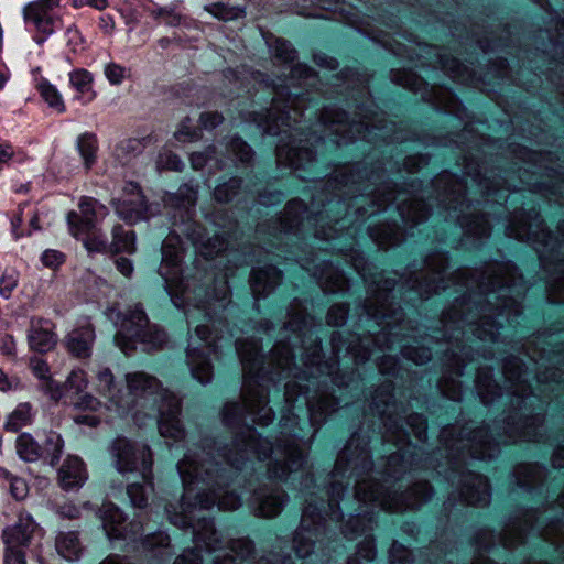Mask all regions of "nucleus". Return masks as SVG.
<instances>
[{
	"mask_svg": "<svg viewBox=\"0 0 564 564\" xmlns=\"http://www.w3.org/2000/svg\"><path fill=\"white\" fill-rule=\"evenodd\" d=\"M142 480L144 482L143 485L134 482L131 484L127 489L131 503L138 508H143L145 506L148 495L153 490L151 481L152 475L150 476L149 479Z\"/></svg>",
	"mask_w": 564,
	"mask_h": 564,
	"instance_id": "f704fd0d",
	"label": "nucleus"
},
{
	"mask_svg": "<svg viewBox=\"0 0 564 564\" xmlns=\"http://www.w3.org/2000/svg\"><path fill=\"white\" fill-rule=\"evenodd\" d=\"M376 547L372 539H366L358 545L357 554L355 557L349 558L347 564H360L359 561L364 560L370 563L376 557Z\"/></svg>",
	"mask_w": 564,
	"mask_h": 564,
	"instance_id": "37998d69",
	"label": "nucleus"
},
{
	"mask_svg": "<svg viewBox=\"0 0 564 564\" xmlns=\"http://www.w3.org/2000/svg\"><path fill=\"white\" fill-rule=\"evenodd\" d=\"M126 390L118 386L113 373L102 368L96 376V390L107 399V408L119 415L131 414L137 424L142 425L140 409L149 410L147 416L158 414V426L162 437L180 441L184 430L178 420L180 400L167 390L160 389L158 380L144 372L126 376Z\"/></svg>",
	"mask_w": 564,
	"mask_h": 564,
	"instance_id": "f03ea898",
	"label": "nucleus"
},
{
	"mask_svg": "<svg viewBox=\"0 0 564 564\" xmlns=\"http://www.w3.org/2000/svg\"><path fill=\"white\" fill-rule=\"evenodd\" d=\"M205 10L213 17L223 21H231L243 17L245 11L239 7L228 6L223 2L212 3Z\"/></svg>",
	"mask_w": 564,
	"mask_h": 564,
	"instance_id": "72a5a7b5",
	"label": "nucleus"
},
{
	"mask_svg": "<svg viewBox=\"0 0 564 564\" xmlns=\"http://www.w3.org/2000/svg\"><path fill=\"white\" fill-rule=\"evenodd\" d=\"M214 153H215L214 148H209L208 150H206L204 152L192 153V155H191L192 166L195 170L203 169L208 163V161L212 160V154H214Z\"/></svg>",
	"mask_w": 564,
	"mask_h": 564,
	"instance_id": "e2e57ef3",
	"label": "nucleus"
},
{
	"mask_svg": "<svg viewBox=\"0 0 564 564\" xmlns=\"http://www.w3.org/2000/svg\"><path fill=\"white\" fill-rule=\"evenodd\" d=\"M224 118L218 112H204L199 121L204 129H214L223 122Z\"/></svg>",
	"mask_w": 564,
	"mask_h": 564,
	"instance_id": "774afa93",
	"label": "nucleus"
},
{
	"mask_svg": "<svg viewBox=\"0 0 564 564\" xmlns=\"http://www.w3.org/2000/svg\"><path fill=\"white\" fill-rule=\"evenodd\" d=\"M87 478L84 462L77 456H68L58 470V481L65 490L80 488Z\"/></svg>",
	"mask_w": 564,
	"mask_h": 564,
	"instance_id": "412c9836",
	"label": "nucleus"
},
{
	"mask_svg": "<svg viewBox=\"0 0 564 564\" xmlns=\"http://www.w3.org/2000/svg\"><path fill=\"white\" fill-rule=\"evenodd\" d=\"M237 354L239 355L243 368V402L227 403L224 406L223 420L225 424L232 425L236 421L243 420L247 415L252 416L253 422L260 425H269L274 414L268 408V395L260 383V371L262 369V355L257 340L236 343Z\"/></svg>",
	"mask_w": 564,
	"mask_h": 564,
	"instance_id": "39448f33",
	"label": "nucleus"
},
{
	"mask_svg": "<svg viewBox=\"0 0 564 564\" xmlns=\"http://www.w3.org/2000/svg\"><path fill=\"white\" fill-rule=\"evenodd\" d=\"M42 262L46 267L55 268L64 262V254L57 250H45L42 253Z\"/></svg>",
	"mask_w": 564,
	"mask_h": 564,
	"instance_id": "0e129e2a",
	"label": "nucleus"
},
{
	"mask_svg": "<svg viewBox=\"0 0 564 564\" xmlns=\"http://www.w3.org/2000/svg\"><path fill=\"white\" fill-rule=\"evenodd\" d=\"M408 423L412 427V433L419 441L426 438V421L422 415H411Z\"/></svg>",
	"mask_w": 564,
	"mask_h": 564,
	"instance_id": "bf43d9fd",
	"label": "nucleus"
},
{
	"mask_svg": "<svg viewBox=\"0 0 564 564\" xmlns=\"http://www.w3.org/2000/svg\"><path fill=\"white\" fill-rule=\"evenodd\" d=\"M272 53L276 61L286 65L290 73V79L307 80L314 77L313 70L306 65L293 64L296 57V52L288 41L276 40Z\"/></svg>",
	"mask_w": 564,
	"mask_h": 564,
	"instance_id": "6ab92c4d",
	"label": "nucleus"
},
{
	"mask_svg": "<svg viewBox=\"0 0 564 564\" xmlns=\"http://www.w3.org/2000/svg\"><path fill=\"white\" fill-rule=\"evenodd\" d=\"M240 184V180L231 178L229 182L218 185L214 192L216 200L220 203L231 200L237 195Z\"/></svg>",
	"mask_w": 564,
	"mask_h": 564,
	"instance_id": "a19ab883",
	"label": "nucleus"
},
{
	"mask_svg": "<svg viewBox=\"0 0 564 564\" xmlns=\"http://www.w3.org/2000/svg\"><path fill=\"white\" fill-rule=\"evenodd\" d=\"M195 334H196L197 338L199 339V341L205 344V346H206V348L208 350L216 351L218 345L214 340L213 341H208L210 332H209V328H208L207 325H205V324L196 325L195 326Z\"/></svg>",
	"mask_w": 564,
	"mask_h": 564,
	"instance_id": "338daca9",
	"label": "nucleus"
},
{
	"mask_svg": "<svg viewBox=\"0 0 564 564\" xmlns=\"http://www.w3.org/2000/svg\"><path fill=\"white\" fill-rule=\"evenodd\" d=\"M35 529L36 523L34 522L33 518L29 513L21 512L19 514L17 523L7 527L3 530V542L8 547H25L29 545Z\"/></svg>",
	"mask_w": 564,
	"mask_h": 564,
	"instance_id": "a211bd4d",
	"label": "nucleus"
},
{
	"mask_svg": "<svg viewBox=\"0 0 564 564\" xmlns=\"http://www.w3.org/2000/svg\"><path fill=\"white\" fill-rule=\"evenodd\" d=\"M348 317V307L346 305H333L327 313V323L332 326H341Z\"/></svg>",
	"mask_w": 564,
	"mask_h": 564,
	"instance_id": "864d4df0",
	"label": "nucleus"
},
{
	"mask_svg": "<svg viewBox=\"0 0 564 564\" xmlns=\"http://www.w3.org/2000/svg\"><path fill=\"white\" fill-rule=\"evenodd\" d=\"M36 416V409L30 402L19 403L8 415L4 422V430L17 433L23 427L33 424Z\"/></svg>",
	"mask_w": 564,
	"mask_h": 564,
	"instance_id": "b1692460",
	"label": "nucleus"
},
{
	"mask_svg": "<svg viewBox=\"0 0 564 564\" xmlns=\"http://www.w3.org/2000/svg\"><path fill=\"white\" fill-rule=\"evenodd\" d=\"M158 166L160 169L181 171L184 166L182 160L174 153L165 151L160 153L158 158Z\"/></svg>",
	"mask_w": 564,
	"mask_h": 564,
	"instance_id": "603ef678",
	"label": "nucleus"
},
{
	"mask_svg": "<svg viewBox=\"0 0 564 564\" xmlns=\"http://www.w3.org/2000/svg\"><path fill=\"white\" fill-rule=\"evenodd\" d=\"M322 120L325 124H337L338 128H336V132H347L348 130H356L359 131V128L361 127V123H351L348 124L346 122V113L338 112L337 110H329L326 109L325 112L322 116Z\"/></svg>",
	"mask_w": 564,
	"mask_h": 564,
	"instance_id": "e433bc0d",
	"label": "nucleus"
},
{
	"mask_svg": "<svg viewBox=\"0 0 564 564\" xmlns=\"http://www.w3.org/2000/svg\"><path fill=\"white\" fill-rule=\"evenodd\" d=\"M65 387L67 391L84 392L88 387L87 373L80 368L73 369L65 380Z\"/></svg>",
	"mask_w": 564,
	"mask_h": 564,
	"instance_id": "ea45409f",
	"label": "nucleus"
},
{
	"mask_svg": "<svg viewBox=\"0 0 564 564\" xmlns=\"http://www.w3.org/2000/svg\"><path fill=\"white\" fill-rule=\"evenodd\" d=\"M321 343L315 340L308 352L302 356L304 366L312 372L311 368L319 361Z\"/></svg>",
	"mask_w": 564,
	"mask_h": 564,
	"instance_id": "69168bd1",
	"label": "nucleus"
},
{
	"mask_svg": "<svg viewBox=\"0 0 564 564\" xmlns=\"http://www.w3.org/2000/svg\"><path fill=\"white\" fill-rule=\"evenodd\" d=\"M54 328L55 325L50 319L42 317L31 318L28 330L30 348L37 352H47L54 349L57 344V335Z\"/></svg>",
	"mask_w": 564,
	"mask_h": 564,
	"instance_id": "dca6fc26",
	"label": "nucleus"
},
{
	"mask_svg": "<svg viewBox=\"0 0 564 564\" xmlns=\"http://www.w3.org/2000/svg\"><path fill=\"white\" fill-rule=\"evenodd\" d=\"M37 89L50 107L56 109L58 112L65 111V105L62 96L52 84L47 80H41L37 85Z\"/></svg>",
	"mask_w": 564,
	"mask_h": 564,
	"instance_id": "c9c22d12",
	"label": "nucleus"
},
{
	"mask_svg": "<svg viewBox=\"0 0 564 564\" xmlns=\"http://www.w3.org/2000/svg\"><path fill=\"white\" fill-rule=\"evenodd\" d=\"M391 564H411V552L398 542H393L389 551Z\"/></svg>",
	"mask_w": 564,
	"mask_h": 564,
	"instance_id": "3c124183",
	"label": "nucleus"
},
{
	"mask_svg": "<svg viewBox=\"0 0 564 564\" xmlns=\"http://www.w3.org/2000/svg\"><path fill=\"white\" fill-rule=\"evenodd\" d=\"M57 553L67 561H76L82 553V545L77 533H59L56 538Z\"/></svg>",
	"mask_w": 564,
	"mask_h": 564,
	"instance_id": "c85d7f7f",
	"label": "nucleus"
},
{
	"mask_svg": "<svg viewBox=\"0 0 564 564\" xmlns=\"http://www.w3.org/2000/svg\"><path fill=\"white\" fill-rule=\"evenodd\" d=\"M77 150L83 159L86 170H90L96 163L98 141L94 133H83L77 139Z\"/></svg>",
	"mask_w": 564,
	"mask_h": 564,
	"instance_id": "7c9ffc66",
	"label": "nucleus"
},
{
	"mask_svg": "<svg viewBox=\"0 0 564 564\" xmlns=\"http://www.w3.org/2000/svg\"><path fill=\"white\" fill-rule=\"evenodd\" d=\"M306 207L302 200L290 202L284 209V220L281 225V230L284 232L292 231L302 223L303 214Z\"/></svg>",
	"mask_w": 564,
	"mask_h": 564,
	"instance_id": "473e14b6",
	"label": "nucleus"
},
{
	"mask_svg": "<svg viewBox=\"0 0 564 564\" xmlns=\"http://www.w3.org/2000/svg\"><path fill=\"white\" fill-rule=\"evenodd\" d=\"M15 451L20 459L34 463L42 458V446L30 433H21L15 440Z\"/></svg>",
	"mask_w": 564,
	"mask_h": 564,
	"instance_id": "bb28decb",
	"label": "nucleus"
},
{
	"mask_svg": "<svg viewBox=\"0 0 564 564\" xmlns=\"http://www.w3.org/2000/svg\"><path fill=\"white\" fill-rule=\"evenodd\" d=\"M366 518H367V514H362L361 512H359L356 516H350L343 528L344 535L347 539L352 540L359 533L360 534L364 533L365 528L364 527L361 528V524L364 523Z\"/></svg>",
	"mask_w": 564,
	"mask_h": 564,
	"instance_id": "c03bdc74",
	"label": "nucleus"
},
{
	"mask_svg": "<svg viewBox=\"0 0 564 564\" xmlns=\"http://www.w3.org/2000/svg\"><path fill=\"white\" fill-rule=\"evenodd\" d=\"M196 200L197 189L188 184L182 185L177 193L169 198V203L175 205L187 218H191Z\"/></svg>",
	"mask_w": 564,
	"mask_h": 564,
	"instance_id": "c756f323",
	"label": "nucleus"
},
{
	"mask_svg": "<svg viewBox=\"0 0 564 564\" xmlns=\"http://www.w3.org/2000/svg\"><path fill=\"white\" fill-rule=\"evenodd\" d=\"M64 452V440L55 431L45 433V440L42 447V458L52 467L56 466Z\"/></svg>",
	"mask_w": 564,
	"mask_h": 564,
	"instance_id": "cd10ccee",
	"label": "nucleus"
},
{
	"mask_svg": "<svg viewBox=\"0 0 564 564\" xmlns=\"http://www.w3.org/2000/svg\"><path fill=\"white\" fill-rule=\"evenodd\" d=\"M155 18L160 23H164L166 25L175 26L181 23L182 17L174 9L169 8H160L154 11Z\"/></svg>",
	"mask_w": 564,
	"mask_h": 564,
	"instance_id": "6e6d98bb",
	"label": "nucleus"
},
{
	"mask_svg": "<svg viewBox=\"0 0 564 564\" xmlns=\"http://www.w3.org/2000/svg\"><path fill=\"white\" fill-rule=\"evenodd\" d=\"M40 389L53 401H59L67 390L65 382L61 383L53 378L48 379L44 383H40Z\"/></svg>",
	"mask_w": 564,
	"mask_h": 564,
	"instance_id": "de8ad7c7",
	"label": "nucleus"
},
{
	"mask_svg": "<svg viewBox=\"0 0 564 564\" xmlns=\"http://www.w3.org/2000/svg\"><path fill=\"white\" fill-rule=\"evenodd\" d=\"M460 498L471 506L482 507L490 500L488 479L479 474L468 473L463 476Z\"/></svg>",
	"mask_w": 564,
	"mask_h": 564,
	"instance_id": "f3484780",
	"label": "nucleus"
},
{
	"mask_svg": "<svg viewBox=\"0 0 564 564\" xmlns=\"http://www.w3.org/2000/svg\"><path fill=\"white\" fill-rule=\"evenodd\" d=\"M221 456L230 466L240 469L249 453L262 460L273 454L268 473L270 478L286 479L292 473L299 471L304 464L305 444L295 435H291L275 447L268 440L260 438L251 427L247 429L246 436L239 440L234 448L219 449Z\"/></svg>",
	"mask_w": 564,
	"mask_h": 564,
	"instance_id": "20e7f679",
	"label": "nucleus"
},
{
	"mask_svg": "<svg viewBox=\"0 0 564 564\" xmlns=\"http://www.w3.org/2000/svg\"><path fill=\"white\" fill-rule=\"evenodd\" d=\"M62 0H34L23 8L28 30L36 33L35 41L42 44L63 26Z\"/></svg>",
	"mask_w": 564,
	"mask_h": 564,
	"instance_id": "9b49d317",
	"label": "nucleus"
},
{
	"mask_svg": "<svg viewBox=\"0 0 564 564\" xmlns=\"http://www.w3.org/2000/svg\"><path fill=\"white\" fill-rule=\"evenodd\" d=\"M186 358L193 378L202 384L209 383L213 378L212 365L203 352L200 344L196 346L193 338L189 339Z\"/></svg>",
	"mask_w": 564,
	"mask_h": 564,
	"instance_id": "5701e85b",
	"label": "nucleus"
},
{
	"mask_svg": "<svg viewBox=\"0 0 564 564\" xmlns=\"http://www.w3.org/2000/svg\"><path fill=\"white\" fill-rule=\"evenodd\" d=\"M9 491L14 499L23 500L29 494V486L23 478L15 475L9 484Z\"/></svg>",
	"mask_w": 564,
	"mask_h": 564,
	"instance_id": "13d9d810",
	"label": "nucleus"
},
{
	"mask_svg": "<svg viewBox=\"0 0 564 564\" xmlns=\"http://www.w3.org/2000/svg\"><path fill=\"white\" fill-rule=\"evenodd\" d=\"M19 280L20 274L15 269L8 268L3 270L0 275V296L4 300H9L17 289Z\"/></svg>",
	"mask_w": 564,
	"mask_h": 564,
	"instance_id": "4c0bfd02",
	"label": "nucleus"
},
{
	"mask_svg": "<svg viewBox=\"0 0 564 564\" xmlns=\"http://www.w3.org/2000/svg\"><path fill=\"white\" fill-rule=\"evenodd\" d=\"M69 82L76 90V99L86 105L96 98V91L93 89L94 76L84 68H77L69 73Z\"/></svg>",
	"mask_w": 564,
	"mask_h": 564,
	"instance_id": "393cba45",
	"label": "nucleus"
},
{
	"mask_svg": "<svg viewBox=\"0 0 564 564\" xmlns=\"http://www.w3.org/2000/svg\"><path fill=\"white\" fill-rule=\"evenodd\" d=\"M278 97L272 99L271 108L265 115H258L256 112L250 113L248 120L254 122L264 133L268 134H288L289 139H294L295 133L289 131L291 129V121L297 122V116H302L300 112L301 99L299 96L291 97L288 94L285 100L290 108L288 111L282 110L283 91H276ZM294 142V140H292ZM315 161V153L306 147H294L291 141L284 143L280 140L276 145V162L279 165L289 166L295 171L306 169L307 165H312Z\"/></svg>",
	"mask_w": 564,
	"mask_h": 564,
	"instance_id": "423d86ee",
	"label": "nucleus"
},
{
	"mask_svg": "<svg viewBox=\"0 0 564 564\" xmlns=\"http://www.w3.org/2000/svg\"><path fill=\"white\" fill-rule=\"evenodd\" d=\"M183 246L178 234L171 232L162 245V262L159 269L164 280V288L171 296L172 302L178 308H184L188 325H193L198 317L208 322L212 321V305L225 308L228 299V286L224 282L215 291L213 297L206 301L198 300L203 293L200 286H192L188 279L181 278L182 274Z\"/></svg>",
	"mask_w": 564,
	"mask_h": 564,
	"instance_id": "7ed1b4c3",
	"label": "nucleus"
},
{
	"mask_svg": "<svg viewBox=\"0 0 564 564\" xmlns=\"http://www.w3.org/2000/svg\"><path fill=\"white\" fill-rule=\"evenodd\" d=\"M345 488L340 484H333L329 490V502L327 510L322 502L321 507L308 502L302 514V520L299 530L295 532L293 540L294 550L299 557H306L311 554L314 545L313 536L317 538L325 530L327 520L339 521L341 513L338 510V499Z\"/></svg>",
	"mask_w": 564,
	"mask_h": 564,
	"instance_id": "6e6552de",
	"label": "nucleus"
},
{
	"mask_svg": "<svg viewBox=\"0 0 564 564\" xmlns=\"http://www.w3.org/2000/svg\"><path fill=\"white\" fill-rule=\"evenodd\" d=\"M110 249L113 252L133 253L135 251V234L124 230L120 225L112 228V242Z\"/></svg>",
	"mask_w": 564,
	"mask_h": 564,
	"instance_id": "2f4dec72",
	"label": "nucleus"
},
{
	"mask_svg": "<svg viewBox=\"0 0 564 564\" xmlns=\"http://www.w3.org/2000/svg\"><path fill=\"white\" fill-rule=\"evenodd\" d=\"M204 458L200 467L205 470L203 477L199 473L196 454L189 452L178 462L177 470L184 486V495L176 508L166 510L170 521L180 528L193 529L194 549L185 550L174 564H200V556L196 551L205 550L215 554L213 564H253L250 558L253 546L248 539H237L225 542L215 530L214 524L203 513L217 505L219 510H236L241 499L232 492H220L226 485L224 473L210 457Z\"/></svg>",
	"mask_w": 564,
	"mask_h": 564,
	"instance_id": "f257e3e1",
	"label": "nucleus"
},
{
	"mask_svg": "<svg viewBox=\"0 0 564 564\" xmlns=\"http://www.w3.org/2000/svg\"><path fill=\"white\" fill-rule=\"evenodd\" d=\"M281 280L282 273L276 267L265 265L262 269H253L250 278L253 296L257 300L265 297L280 284Z\"/></svg>",
	"mask_w": 564,
	"mask_h": 564,
	"instance_id": "4be33fe9",
	"label": "nucleus"
},
{
	"mask_svg": "<svg viewBox=\"0 0 564 564\" xmlns=\"http://www.w3.org/2000/svg\"><path fill=\"white\" fill-rule=\"evenodd\" d=\"M142 142L140 140L129 139L122 141L119 145H117L116 155L122 162H128L130 160V156L140 153L142 151Z\"/></svg>",
	"mask_w": 564,
	"mask_h": 564,
	"instance_id": "79ce46f5",
	"label": "nucleus"
},
{
	"mask_svg": "<svg viewBox=\"0 0 564 564\" xmlns=\"http://www.w3.org/2000/svg\"><path fill=\"white\" fill-rule=\"evenodd\" d=\"M95 339V328L88 319H85L65 336L64 345L72 356L87 359L91 356Z\"/></svg>",
	"mask_w": 564,
	"mask_h": 564,
	"instance_id": "2eb2a0df",
	"label": "nucleus"
},
{
	"mask_svg": "<svg viewBox=\"0 0 564 564\" xmlns=\"http://www.w3.org/2000/svg\"><path fill=\"white\" fill-rule=\"evenodd\" d=\"M77 238L83 240L84 246L89 252H101L108 248L106 235L97 231V228Z\"/></svg>",
	"mask_w": 564,
	"mask_h": 564,
	"instance_id": "58836bf2",
	"label": "nucleus"
},
{
	"mask_svg": "<svg viewBox=\"0 0 564 564\" xmlns=\"http://www.w3.org/2000/svg\"><path fill=\"white\" fill-rule=\"evenodd\" d=\"M112 464L118 473H137L149 479L152 471V453L145 445L132 443L126 437H117L109 446Z\"/></svg>",
	"mask_w": 564,
	"mask_h": 564,
	"instance_id": "9d476101",
	"label": "nucleus"
},
{
	"mask_svg": "<svg viewBox=\"0 0 564 564\" xmlns=\"http://www.w3.org/2000/svg\"><path fill=\"white\" fill-rule=\"evenodd\" d=\"M73 405L77 410L82 411H98L101 408V402L89 393H85L73 402Z\"/></svg>",
	"mask_w": 564,
	"mask_h": 564,
	"instance_id": "4d7b16f0",
	"label": "nucleus"
},
{
	"mask_svg": "<svg viewBox=\"0 0 564 564\" xmlns=\"http://www.w3.org/2000/svg\"><path fill=\"white\" fill-rule=\"evenodd\" d=\"M22 384L19 378L9 377L0 369V391L9 392L21 389Z\"/></svg>",
	"mask_w": 564,
	"mask_h": 564,
	"instance_id": "680f3d73",
	"label": "nucleus"
},
{
	"mask_svg": "<svg viewBox=\"0 0 564 564\" xmlns=\"http://www.w3.org/2000/svg\"><path fill=\"white\" fill-rule=\"evenodd\" d=\"M409 495L413 498L401 499L402 497L386 492L382 486L372 479L358 481L355 491V497L359 502H373L381 509L391 512L417 508L429 500L433 492L427 482H421L412 488Z\"/></svg>",
	"mask_w": 564,
	"mask_h": 564,
	"instance_id": "1a4fd4ad",
	"label": "nucleus"
},
{
	"mask_svg": "<svg viewBox=\"0 0 564 564\" xmlns=\"http://www.w3.org/2000/svg\"><path fill=\"white\" fill-rule=\"evenodd\" d=\"M105 76L111 85H120L127 77L128 69L117 63H109L104 69Z\"/></svg>",
	"mask_w": 564,
	"mask_h": 564,
	"instance_id": "09e8293b",
	"label": "nucleus"
},
{
	"mask_svg": "<svg viewBox=\"0 0 564 564\" xmlns=\"http://www.w3.org/2000/svg\"><path fill=\"white\" fill-rule=\"evenodd\" d=\"M33 375L39 379L40 383H44L52 378L51 369L47 362L41 358H33L30 361Z\"/></svg>",
	"mask_w": 564,
	"mask_h": 564,
	"instance_id": "5fc2aeb1",
	"label": "nucleus"
},
{
	"mask_svg": "<svg viewBox=\"0 0 564 564\" xmlns=\"http://www.w3.org/2000/svg\"><path fill=\"white\" fill-rule=\"evenodd\" d=\"M117 215L124 221L134 224L148 217V205L144 196L135 183H128L123 188V196L113 200Z\"/></svg>",
	"mask_w": 564,
	"mask_h": 564,
	"instance_id": "4468645a",
	"label": "nucleus"
},
{
	"mask_svg": "<svg viewBox=\"0 0 564 564\" xmlns=\"http://www.w3.org/2000/svg\"><path fill=\"white\" fill-rule=\"evenodd\" d=\"M229 151L242 163L249 162L253 155L251 148L240 138L231 140Z\"/></svg>",
	"mask_w": 564,
	"mask_h": 564,
	"instance_id": "a18cd8bd",
	"label": "nucleus"
},
{
	"mask_svg": "<svg viewBox=\"0 0 564 564\" xmlns=\"http://www.w3.org/2000/svg\"><path fill=\"white\" fill-rule=\"evenodd\" d=\"M4 564H26L21 546L6 547Z\"/></svg>",
	"mask_w": 564,
	"mask_h": 564,
	"instance_id": "052dcab7",
	"label": "nucleus"
},
{
	"mask_svg": "<svg viewBox=\"0 0 564 564\" xmlns=\"http://www.w3.org/2000/svg\"><path fill=\"white\" fill-rule=\"evenodd\" d=\"M99 518L106 535L113 540H134L140 531V525L134 522H127L121 510L111 502H106L99 509Z\"/></svg>",
	"mask_w": 564,
	"mask_h": 564,
	"instance_id": "ddd939ff",
	"label": "nucleus"
},
{
	"mask_svg": "<svg viewBox=\"0 0 564 564\" xmlns=\"http://www.w3.org/2000/svg\"><path fill=\"white\" fill-rule=\"evenodd\" d=\"M187 236L193 241L196 250L205 258L216 257L227 248L226 241L219 235L205 240L202 232L194 228L191 232H187Z\"/></svg>",
	"mask_w": 564,
	"mask_h": 564,
	"instance_id": "a878e982",
	"label": "nucleus"
},
{
	"mask_svg": "<svg viewBox=\"0 0 564 564\" xmlns=\"http://www.w3.org/2000/svg\"><path fill=\"white\" fill-rule=\"evenodd\" d=\"M78 208L79 213L72 210L67 214L68 228L74 237L86 235L96 229L109 214L104 204L88 196H83L79 199Z\"/></svg>",
	"mask_w": 564,
	"mask_h": 564,
	"instance_id": "f8f14e48",
	"label": "nucleus"
},
{
	"mask_svg": "<svg viewBox=\"0 0 564 564\" xmlns=\"http://www.w3.org/2000/svg\"><path fill=\"white\" fill-rule=\"evenodd\" d=\"M402 355L416 365L426 364L431 359L430 349L424 347H404L402 349Z\"/></svg>",
	"mask_w": 564,
	"mask_h": 564,
	"instance_id": "8fccbe9b",
	"label": "nucleus"
},
{
	"mask_svg": "<svg viewBox=\"0 0 564 564\" xmlns=\"http://www.w3.org/2000/svg\"><path fill=\"white\" fill-rule=\"evenodd\" d=\"M175 138L181 142H192L200 138L199 131L192 126L189 118L184 119L175 131Z\"/></svg>",
	"mask_w": 564,
	"mask_h": 564,
	"instance_id": "49530a36",
	"label": "nucleus"
},
{
	"mask_svg": "<svg viewBox=\"0 0 564 564\" xmlns=\"http://www.w3.org/2000/svg\"><path fill=\"white\" fill-rule=\"evenodd\" d=\"M109 318L115 319L118 327L115 337L116 345L126 355L131 354L137 344L145 345L147 349H154L165 341V334L156 326H150L148 317L142 307L135 305L126 314L121 315L113 308L108 313Z\"/></svg>",
	"mask_w": 564,
	"mask_h": 564,
	"instance_id": "0eeeda50",
	"label": "nucleus"
},
{
	"mask_svg": "<svg viewBox=\"0 0 564 564\" xmlns=\"http://www.w3.org/2000/svg\"><path fill=\"white\" fill-rule=\"evenodd\" d=\"M285 503V496L279 489H260L253 495L252 509L258 517L273 518Z\"/></svg>",
	"mask_w": 564,
	"mask_h": 564,
	"instance_id": "aec40b11",
	"label": "nucleus"
}]
</instances>
